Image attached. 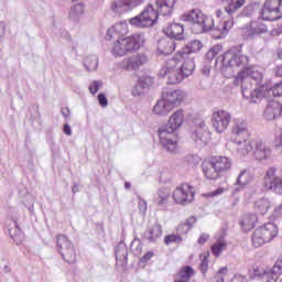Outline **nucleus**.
I'll return each mask as SVG.
<instances>
[{"label": "nucleus", "mask_w": 282, "mask_h": 282, "mask_svg": "<svg viewBox=\"0 0 282 282\" xmlns=\"http://www.w3.org/2000/svg\"><path fill=\"white\" fill-rule=\"evenodd\" d=\"M129 34V24L127 21H121L108 29L106 39L107 41L115 40L111 54L113 56H127V54H132V52H138L142 43H144V37L140 33Z\"/></svg>", "instance_id": "1"}, {"label": "nucleus", "mask_w": 282, "mask_h": 282, "mask_svg": "<svg viewBox=\"0 0 282 282\" xmlns=\"http://www.w3.org/2000/svg\"><path fill=\"white\" fill-rule=\"evenodd\" d=\"M282 19V0H264L260 11V19L241 29L245 41L261 36L268 32V25L263 21H279Z\"/></svg>", "instance_id": "2"}, {"label": "nucleus", "mask_w": 282, "mask_h": 282, "mask_svg": "<svg viewBox=\"0 0 282 282\" xmlns=\"http://www.w3.org/2000/svg\"><path fill=\"white\" fill-rule=\"evenodd\" d=\"M200 169L205 180L215 182L232 169V159L226 155H212L203 160Z\"/></svg>", "instance_id": "3"}, {"label": "nucleus", "mask_w": 282, "mask_h": 282, "mask_svg": "<svg viewBox=\"0 0 282 282\" xmlns=\"http://www.w3.org/2000/svg\"><path fill=\"white\" fill-rule=\"evenodd\" d=\"M246 6V0H228L225 11L221 9L216 10V17L223 22V26L219 29L220 34L216 39H226L227 34H230V30L235 25L232 14L241 10Z\"/></svg>", "instance_id": "4"}, {"label": "nucleus", "mask_w": 282, "mask_h": 282, "mask_svg": "<svg viewBox=\"0 0 282 282\" xmlns=\"http://www.w3.org/2000/svg\"><path fill=\"white\" fill-rule=\"evenodd\" d=\"M275 237H279V227L274 223H267L254 229L251 243L253 248H261V246L270 243Z\"/></svg>", "instance_id": "5"}, {"label": "nucleus", "mask_w": 282, "mask_h": 282, "mask_svg": "<svg viewBox=\"0 0 282 282\" xmlns=\"http://www.w3.org/2000/svg\"><path fill=\"white\" fill-rule=\"evenodd\" d=\"M180 61L182 59L175 55V57L169 59L159 72V76H161V78L167 77L169 85H180V83H182V80L185 78L182 70H180V67H177Z\"/></svg>", "instance_id": "6"}, {"label": "nucleus", "mask_w": 282, "mask_h": 282, "mask_svg": "<svg viewBox=\"0 0 282 282\" xmlns=\"http://www.w3.org/2000/svg\"><path fill=\"white\" fill-rule=\"evenodd\" d=\"M159 17L160 13L150 4L139 15L131 18L129 23L134 28H153L158 23Z\"/></svg>", "instance_id": "7"}, {"label": "nucleus", "mask_w": 282, "mask_h": 282, "mask_svg": "<svg viewBox=\"0 0 282 282\" xmlns=\"http://www.w3.org/2000/svg\"><path fill=\"white\" fill-rule=\"evenodd\" d=\"M231 134V139L234 140V142H236V144H245L247 153H250V151H256L254 140L248 141V138H250V133L248 132L246 123H239L234 126Z\"/></svg>", "instance_id": "8"}, {"label": "nucleus", "mask_w": 282, "mask_h": 282, "mask_svg": "<svg viewBox=\"0 0 282 282\" xmlns=\"http://www.w3.org/2000/svg\"><path fill=\"white\" fill-rule=\"evenodd\" d=\"M172 198L175 204L186 206V204H191L195 199V187L188 183H183L173 191Z\"/></svg>", "instance_id": "9"}, {"label": "nucleus", "mask_w": 282, "mask_h": 282, "mask_svg": "<svg viewBox=\"0 0 282 282\" xmlns=\"http://www.w3.org/2000/svg\"><path fill=\"white\" fill-rule=\"evenodd\" d=\"M181 19L187 23H192L193 25H199L203 32L213 28V19L205 17V14L199 10H191L183 14Z\"/></svg>", "instance_id": "10"}, {"label": "nucleus", "mask_w": 282, "mask_h": 282, "mask_svg": "<svg viewBox=\"0 0 282 282\" xmlns=\"http://www.w3.org/2000/svg\"><path fill=\"white\" fill-rule=\"evenodd\" d=\"M231 120L232 116L227 110L216 109L212 113V127L217 133H224L230 127Z\"/></svg>", "instance_id": "11"}, {"label": "nucleus", "mask_w": 282, "mask_h": 282, "mask_svg": "<svg viewBox=\"0 0 282 282\" xmlns=\"http://www.w3.org/2000/svg\"><path fill=\"white\" fill-rule=\"evenodd\" d=\"M57 246L66 263H76V249H74V243L69 241V238L67 236H57Z\"/></svg>", "instance_id": "12"}, {"label": "nucleus", "mask_w": 282, "mask_h": 282, "mask_svg": "<svg viewBox=\"0 0 282 282\" xmlns=\"http://www.w3.org/2000/svg\"><path fill=\"white\" fill-rule=\"evenodd\" d=\"M158 133L161 144H163L167 151H175V149H177V140H180L177 130H173L165 126L160 128Z\"/></svg>", "instance_id": "13"}, {"label": "nucleus", "mask_w": 282, "mask_h": 282, "mask_svg": "<svg viewBox=\"0 0 282 282\" xmlns=\"http://www.w3.org/2000/svg\"><path fill=\"white\" fill-rule=\"evenodd\" d=\"M223 63L227 67H243L248 64V56L237 48H230L223 55Z\"/></svg>", "instance_id": "14"}, {"label": "nucleus", "mask_w": 282, "mask_h": 282, "mask_svg": "<svg viewBox=\"0 0 282 282\" xmlns=\"http://www.w3.org/2000/svg\"><path fill=\"white\" fill-rule=\"evenodd\" d=\"M263 186L265 191H272L276 195H282V176H276V170L270 167L263 180Z\"/></svg>", "instance_id": "15"}, {"label": "nucleus", "mask_w": 282, "mask_h": 282, "mask_svg": "<svg viewBox=\"0 0 282 282\" xmlns=\"http://www.w3.org/2000/svg\"><path fill=\"white\" fill-rule=\"evenodd\" d=\"M242 96L248 98L250 102H261L263 98H269L270 88L267 85H261L250 91V89L242 87Z\"/></svg>", "instance_id": "16"}, {"label": "nucleus", "mask_w": 282, "mask_h": 282, "mask_svg": "<svg viewBox=\"0 0 282 282\" xmlns=\"http://www.w3.org/2000/svg\"><path fill=\"white\" fill-rule=\"evenodd\" d=\"M162 97L172 109H175L176 107H181L182 102L186 100V93L183 90H173L171 93H163Z\"/></svg>", "instance_id": "17"}, {"label": "nucleus", "mask_w": 282, "mask_h": 282, "mask_svg": "<svg viewBox=\"0 0 282 282\" xmlns=\"http://www.w3.org/2000/svg\"><path fill=\"white\" fill-rule=\"evenodd\" d=\"M204 47L200 41H192L186 46H184L182 50L177 51L176 58H180L181 61H184V58H188L189 54H197Z\"/></svg>", "instance_id": "18"}, {"label": "nucleus", "mask_w": 282, "mask_h": 282, "mask_svg": "<svg viewBox=\"0 0 282 282\" xmlns=\"http://www.w3.org/2000/svg\"><path fill=\"white\" fill-rule=\"evenodd\" d=\"M184 124V110L178 109L174 111L167 121V129H172V131H177L178 129H182V126Z\"/></svg>", "instance_id": "19"}, {"label": "nucleus", "mask_w": 282, "mask_h": 282, "mask_svg": "<svg viewBox=\"0 0 282 282\" xmlns=\"http://www.w3.org/2000/svg\"><path fill=\"white\" fill-rule=\"evenodd\" d=\"M163 32L170 39H175L176 41H182V39H184V25L180 23H171L163 30Z\"/></svg>", "instance_id": "20"}, {"label": "nucleus", "mask_w": 282, "mask_h": 282, "mask_svg": "<svg viewBox=\"0 0 282 282\" xmlns=\"http://www.w3.org/2000/svg\"><path fill=\"white\" fill-rule=\"evenodd\" d=\"M147 63V57L143 55H135L134 57L126 58L121 63V69H139Z\"/></svg>", "instance_id": "21"}, {"label": "nucleus", "mask_w": 282, "mask_h": 282, "mask_svg": "<svg viewBox=\"0 0 282 282\" xmlns=\"http://www.w3.org/2000/svg\"><path fill=\"white\" fill-rule=\"evenodd\" d=\"M156 52L161 56H169L175 52V42L169 39H161L158 42Z\"/></svg>", "instance_id": "22"}, {"label": "nucleus", "mask_w": 282, "mask_h": 282, "mask_svg": "<svg viewBox=\"0 0 282 282\" xmlns=\"http://www.w3.org/2000/svg\"><path fill=\"white\" fill-rule=\"evenodd\" d=\"M151 85H153L152 77H140L135 86L132 88V96H142Z\"/></svg>", "instance_id": "23"}, {"label": "nucleus", "mask_w": 282, "mask_h": 282, "mask_svg": "<svg viewBox=\"0 0 282 282\" xmlns=\"http://www.w3.org/2000/svg\"><path fill=\"white\" fill-rule=\"evenodd\" d=\"M257 221H259L257 214H245L239 225L245 232H250L257 226Z\"/></svg>", "instance_id": "24"}, {"label": "nucleus", "mask_w": 282, "mask_h": 282, "mask_svg": "<svg viewBox=\"0 0 282 282\" xmlns=\"http://www.w3.org/2000/svg\"><path fill=\"white\" fill-rule=\"evenodd\" d=\"M173 111V108L169 105L166 99L162 96L153 107V113L155 116H169Z\"/></svg>", "instance_id": "25"}, {"label": "nucleus", "mask_w": 282, "mask_h": 282, "mask_svg": "<svg viewBox=\"0 0 282 282\" xmlns=\"http://www.w3.org/2000/svg\"><path fill=\"white\" fill-rule=\"evenodd\" d=\"M264 116L267 120H274L279 118V116H282L281 104H279L278 101H271L264 110Z\"/></svg>", "instance_id": "26"}, {"label": "nucleus", "mask_w": 282, "mask_h": 282, "mask_svg": "<svg viewBox=\"0 0 282 282\" xmlns=\"http://www.w3.org/2000/svg\"><path fill=\"white\" fill-rule=\"evenodd\" d=\"M156 8L163 17H166L173 12V8H175V3L177 0H156Z\"/></svg>", "instance_id": "27"}, {"label": "nucleus", "mask_w": 282, "mask_h": 282, "mask_svg": "<svg viewBox=\"0 0 282 282\" xmlns=\"http://www.w3.org/2000/svg\"><path fill=\"white\" fill-rule=\"evenodd\" d=\"M195 275V271L192 267L185 265L174 276V282H188L191 278Z\"/></svg>", "instance_id": "28"}, {"label": "nucleus", "mask_w": 282, "mask_h": 282, "mask_svg": "<svg viewBox=\"0 0 282 282\" xmlns=\"http://www.w3.org/2000/svg\"><path fill=\"white\" fill-rule=\"evenodd\" d=\"M183 64L178 67L181 74H183V78H188L195 72V61L193 58H184Z\"/></svg>", "instance_id": "29"}, {"label": "nucleus", "mask_w": 282, "mask_h": 282, "mask_svg": "<svg viewBox=\"0 0 282 282\" xmlns=\"http://www.w3.org/2000/svg\"><path fill=\"white\" fill-rule=\"evenodd\" d=\"M195 224H197V218L195 216H192L184 221H182L177 228L176 231L180 232L181 235H186L188 231H191L194 227Z\"/></svg>", "instance_id": "30"}, {"label": "nucleus", "mask_w": 282, "mask_h": 282, "mask_svg": "<svg viewBox=\"0 0 282 282\" xmlns=\"http://www.w3.org/2000/svg\"><path fill=\"white\" fill-rule=\"evenodd\" d=\"M110 10L116 14H124L130 12L128 0H115L110 4Z\"/></svg>", "instance_id": "31"}, {"label": "nucleus", "mask_w": 282, "mask_h": 282, "mask_svg": "<svg viewBox=\"0 0 282 282\" xmlns=\"http://www.w3.org/2000/svg\"><path fill=\"white\" fill-rule=\"evenodd\" d=\"M145 237L150 241H158V239L162 237V225L155 223L153 226L148 228V230L145 231Z\"/></svg>", "instance_id": "32"}, {"label": "nucleus", "mask_w": 282, "mask_h": 282, "mask_svg": "<svg viewBox=\"0 0 282 282\" xmlns=\"http://www.w3.org/2000/svg\"><path fill=\"white\" fill-rule=\"evenodd\" d=\"M170 197H171V192L169 189L166 188L159 189L154 198V203L158 206H166V204H169Z\"/></svg>", "instance_id": "33"}, {"label": "nucleus", "mask_w": 282, "mask_h": 282, "mask_svg": "<svg viewBox=\"0 0 282 282\" xmlns=\"http://www.w3.org/2000/svg\"><path fill=\"white\" fill-rule=\"evenodd\" d=\"M227 247L228 243L226 242L224 237H219L217 241L214 245H212L210 250L215 257H219V254H221V252H224V250H226Z\"/></svg>", "instance_id": "34"}, {"label": "nucleus", "mask_w": 282, "mask_h": 282, "mask_svg": "<svg viewBox=\"0 0 282 282\" xmlns=\"http://www.w3.org/2000/svg\"><path fill=\"white\" fill-rule=\"evenodd\" d=\"M237 182L240 186H246V185L250 184V182H252V173H250V171H248V170H243L239 174Z\"/></svg>", "instance_id": "35"}, {"label": "nucleus", "mask_w": 282, "mask_h": 282, "mask_svg": "<svg viewBox=\"0 0 282 282\" xmlns=\"http://www.w3.org/2000/svg\"><path fill=\"white\" fill-rule=\"evenodd\" d=\"M256 210L259 215H267L268 210H270V200L260 199L256 202Z\"/></svg>", "instance_id": "36"}, {"label": "nucleus", "mask_w": 282, "mask_h": 282, "mask_svg": "<svg viewBox=\"0 0 282 282\" xmlns=\"http://www.w3.org/2000/svg\"><path fill=\"white\" fill-rule=\"evenodd\" d=\"M183 241L182 236L180 234H170L164 237L165 246H171L173 243L180 245Z\"/></svg>", "instance_id": "37"}, {"label": "nucleus", "mask_w": 282, "mask_h": 282, "mask_svg": "<svg viewBox=\"0 0 282 282\" xmlns=\"http://www.w3.org/2000/svg\"><path fill=\"white\" fill-rule=\"evenodd\" d=\"M253 144L256 147V155L257 153H263L261 158H265V151H268L265 143H263V141L260 140H254Z\"/></svg>", "instance_id": "38"}, {"label": "nucleus", "mask_w": 282, "mask_h": 282, "mask_svg": "<svg viewBox=\"0 0 282 282\" xmlns=\"http://www.w3.org/2000/svg\"><path fill=\"white\" fill-rule=\"evenodd\" d=\"M223 51H224V47L221 45H215L213 48H210L207 52V56L209 58H217V56H219V54H221Z\"/></svg>", "instance_id": "39"}, {"label": "nucleus", "mask_w": 282, "mask_h": 282, "mask_svg": "<svg viewBox=\"0 0 282 282\" xmlns=\"http://www.w3.org/2000/svg\"><path fill=\"white\" fill-rule=\"evenodd\" d=\"M85 7L83 4H75L74 8L70 9L69 15L70 17H80L84 14Z\"/></svg>", "instance_id": "40"}, {"label": "nucleus", "mask_w": 282, "mask_h": 282, "mask_svg": "<svg viewBox=\"0 0 282 282\" xmlns=\"http://www.w3.org/2000/svg\"><path fill=\"white\" fill-rule=\"evenodd\" d=\"M262 274H265V271L259 267H253L249 270V276L251 279H256V276H262Z\"/></svg>", "instance_id": "41"}, {"label": "nucleus", "mask_w": 282, "mask_h": 282, "mask_svg": "<svg viewBox=\"0 0 282 282\" xmlns=\"http://www.w3.org/2000/svg\"><path fill=\"white\" fill-rule=\"evenodd\" d=\"M271 271L273 272V274H276L278 276H281V274H282V259H278L275 261V263L272 267Z\"/></svg>", "instance_id": "42"}, {"label": "nucleus", "mask_w": 282, "mask_h": 282, "mask_svg": "<svg viewBox=\"0 0 282 282\" xmlns=\"http://www.w3.org/2000/svg\"><path fill=\"white\" fill-rule=\"evenodd\" d=\"M267 275L265 281L267 282H276L279 281V276L276 275L274 272H272V270H270L269 272L264 273Z\"/></svg>", "instance_id": "43"}, {"label": "nucleus", "mask_w": 282, "mask_h": 282, "mask_svg": "<svg viewBox=\"0 0 282 282\" xmlns=\"http://www.w3.org/2000/svg\"><path fill=\"white\" fill-rule=\"evenodd\" d=\"M129 10H133V8H138V6H142L144 0H127Z\"/></svg>", "instance_id": "44"}, {"label": "nucleus", "mask_w": 282, "mask_h": 282, "mask_svg": "<svg viewBox=\"0 0 282 282\" xmlns=\"http://www.w3.org/2000/svg\"><path fill=\"white\" fill-rule=\"evenodd\" d=\"M100 85H101L100 82H96V80L93 82V84L89 86L90 94L93 95L98 94V90L100 89Z\"/></svg>", "instance_id": "45"}, {"label": "nucleus", "mask_w": 282, "mask_h": 282, "mask_svg": "<svg viewBox=\"0 0 282 282\" xmlns=\"http://www.w3.org/2000/svg\"><path fill=\"white\" fill-rule=\"evenodd\" d=\"M225 191L224 187H218L216 191L206 194V197H219V195H224Z\"/></svg>", "instance_id": "46"}, {"label": "nucleus", "mask_w": 282, "mask_h": 282, "mask_svg": "<svg viewBox=\"0 0 282 282\" xmlns=\"http://www.w3.org/2000/svg\"><path fill=\"white\" fill-rule=\"evenodd\" d=\"M98 102L101 107H107L109 105V100H107V96H105V94L102 93L98 95Z\"/></svg>", "instance_id": "47"}, {"label": "nucleus", "mask_w": 282, "mask_h": 282, "mask_svg": "<svg viewBox=\"0 0 282 282\" xmlns=\"http://www.w3.org/2000/svg\"><path fill=\"white\" fill-rule=\"evenodd\" d=\"M154 253L153 251H148L141 259L140 262L141 263H148L149 261H151V259H153Z\"/></svg>", "instance_id": "48"}, {"label": "nucleus", "mask_w": 282, "mask_h": 282, "mask_svg": "<svg viewBox=\"0 0 282 282\" xmlns=\"http://www.w3.org/2000/svg\"><path fill=\"white\" fill-rule=\"evenodd\" d=\"M208 132L200 133V137L196 139V142H203V144H206L208 142Z\"/></svg>", "instance_id": "49"}, {"label": "nucleus", "mask_w": 282, "mask_h": 282, "mask_svg": "<svg viewBox=\"0 0 282 282\" xmlns=\"http://www.w3.org/2000/svg\"><path fill=\"white\" fill-rule=\"evenodd\" d=\"M200 270L202 272H206V270H208V258L206 256L203 257Z\"/></svg>", "instance_id": "50"}, {"label": "nucleus", "mask_w": 282, "mask_h": 282, "mask_svg": "<svg viewBox=\"0 0 282 282\" xmlns=\"http://www.w3.org/2000/svg\"><path fill=\"white\" fill-rule=\"evenodd\" d=\"M139 210L140 213H147V202L142 199L139 200Z\"/></svg>", "instance_id": "51"}, {"label": "nucleus", "mask_w": 282, "mask_h": 282, "mask_svg": "<svg viewBox=\"0 0 282 282\" xmlns=\"http://www.w3.org/2000/svg\"><path fill=\"white\" fill-rule=\"evenodd\" d=\"M63 131L66 135H72V127H69V124H64Z\"/></svg>", "instance_id": "52"}, {"label": "nucleus", "mask_w": 282, "mask_h": 282, "mask_svg": "<svg viewBox=\"0 0 282 282\" xmlns=\"http://www.w3.org/2000/svg\"><path fill=\"white\" fill-rule=\"evenodd\" d=\"M208 241V236L207 235H202L199 238H198V243L204 245Z\"/></svg>", "instance_id": "53"}, {"label": "nucleus", "mask_w": 282, "mask_h": 282, "mask_svg": "<svg viewBox=\"0 0 282 282\" xmlns=\"http://www.w3.org/2000/svg\"><path fill=\"white\" fill-rule=\"evenodd\" d=\"M232 282H248V280L246 276L238 275L232 280Z\"/></svg>", "instance_id": "54"}, {"label": "nucleus", "mask_w": 282, "mask_h": 282, "mask_svg": "<svg viewBox=\"0 0 282 282\" xmlns=\"http://www.w3.org/2000/svg\"><path fill=\"white\" fill-rule=\"evenodd\" d=\"M85 65H86L87 67H89V69H96L98 63H97V62H94L93 66H90V65H89V59H86V61H85Z\"/></svg>", "instance_id": "55"}, {"label": "nucleus", "mask_w": 282, "mask_h": 282, "mask_svg": "<svg viewBox=\"0 0 282 282\" xmlns=\"http://www.w3.org/2000/svg\"><path fill=\"white\" fill-rule=\"evenodd\" d=\"M275 76H279L280 78H282V65L276 66Z\"/></svg>", "instance_id": "56"}, {"label": "nucleus", "mask_w": 282, "mask_h": 282, "mask_svg": "<svg viewBox=\"0 0 282 282\" xmlns=\"http://www.w3.org/2000/svg\"><path fill=\"white\" fill-rule=\"evenodd\" d=\"M228 270V268H221L219 269V274H224V272H226Z\"/></svg>", "instance_id": "57"}, {"label": "nucleus", "mask_w": 282, "mask_h": 282, "mask_svg": "<svg viewBox=\"0 0 282 282\" xmlns=\"http://www.w3.org/2000/svg\"><path fill=\"white\" fill-rule=\"evenodd\" d=\"M278 57L282 61V50L278 51Z\"/></svg>", "instance_id": "58"}, {"label": "nucleus", "mask_w": 282, "mask_h": 282, "mask_svg": "<svg viewBox=\"0 0 282 282\" xmlns=\"http://www.w3.org/2000/svg\"><path fill=\"white\" fill-rule=\"evenodd\" d=\"M253 76H260L259 72H252Z\"/></svg>", "instance_id": "59"}, {"label": "nucleus", "mask_w": 282, "mask_h": 282, "mask_svg": "<svg viewBox=\"0 0 282 282\" xmlns=\"http://www.w3.org/2000/svg\"><path fill=\"white\" fill-rule=\"evenodd\" d=\"M280 111H281V113H282V104H280Z\"/></svg>", "instance_id": "60"}, {"label": "nucleus", "mask_w": 282, "mask_h": 282, "mask_svg": "<svg viewBox=\"0 0 282 282\" xmlns=\"http://www.w3.org/2000/svg\"><path fill=\"white\" fill-rule=\"evenodd\" d=\"M126 187L129 188V183H126Z\"/></svg>", "instance_id": "61"}, {"label": "nucleus", "mask_w": 282, "mask_h": 282, "mask_svg": "<svg viewBox=\"0 0 282 282\" xmlns=\"http://www.w3.org/2000/svg\"><path fill=\"white\" fill-rule=\"evenodd\" d=\"M217 282H224V280H219V281H217Z\"/></svg>", "instance_id": "62"}]
</instances>
